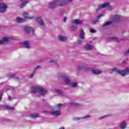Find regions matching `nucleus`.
Returning a JSON list of instances; mask_svg holds the SVG:
<instances>
[{"label":"nucleus","mask_w":129,"mask_h":129,"mask_svg":"<svg viewBox=\"0 0 129 129\" xmlns=\"http://www.w3.org/2000/svg\"><path fill=\"white\" fill-rule=\"evenodd\" d=\"M8 9V5L4 3H0V13H6Z\"/></svg>","instance_id":"obj_7"},{"label":"nucleus","mask_w":129,"mask_h":129,"mask_svg":"<svg viewBox=\"0 0 129 129\" xmlns=\"http://www.w3.org/2000/svg\"><path fill=\"white\" fill-rule=\"evenodd\" d=\"M73 1V0H59L58 6H59V7H64V6H66L67 4L72 3Z\"/></svg>","instance_id":"obj_8"},{"label":"nucleus","mask_w":129,"mask_h":129,"mask_svg":"<svg viewBox=\"0 0 129 129\" xmlns=\"http://www.w3.org/2000/svg\"><path fill=\"white\" fill-rule=\"evenodd\" d=\"M118 19H119V16L118 15H116L113 19V21H117Z\"/></svg>","instance_id":"obj_29"},{"label":"nucleus","mask_w":129,"mask_h":129,"mask_svg":"<svg viewBox=\"0 0 129 129\" xmlns=\"http://www.w3.org/2000/svg\"><path fill=\"white\" fill-rule=\"evenodd\" d=\"M101 17H103V15H99L97 17V18L95 19L96 22H98V19H100V18H101Z\"/></svg>","instance_id":"obj_28"},{"label":"nucleus","mask_w":129,"mask_h":129,"mask_svg":"<svg viewBox=\"0 0 129 129\" xmlns=\"http://www.w3.org/2000/svg\"><path fill=\"white\" fill-rule=\"evenodd\" d=\"M71 106H78L79 104L77 103L72 102L70 103Z\"/></svg>","instance_id":"obj_26"},{"label":"nucleus","mask_w":129,"mask_h":129,"mask_svg":"<svg viewBox=\"0 0 129 129\" xmlns=\"http://www.w3.org/2000/svg\"><path fill=\"white\" fill-rule=\"evenodd\" d=\"M23 47L26 48V49H30L31 46H30V42L29 41H24L22 43Z\"/></svg>","instance_id":"obj_11"},{"label":"nucleus","mask_w":129,"mask_h":129,"mask_svg":"<svg viewBox=\"0 0 129 129\" xmlns=\"http://www.w3.org/2000/svg\"><path fill=\"white\" fill-rule=\"evenodd\" d=\"M15 76V75L12 74L9 76V77H14Z\"/></svg>","instance_id":"obj_36"},{"label":"nucleus","mask_w":129,"mask_h":129,"mask_svg":"<svg viewBox=\"0 0 129 129\" xmlns=\"http://www.w3.org/2000/svg\"><path fill=\"white\" fill-rule=\"evenodd\" d=\"M50 63H52V62H53V63H54L55 64H57V61H56V60H51L50 61Z\"/></svg>","instance_id":"obj_31"},{"label":"nucleus","mask_w":129,"mask_h":129,"mask_svg":"<svg viewBox=\"0 0 129 129\" xmlns=\"http://www.w3.org/2000/svg\"><path fill=\"white\" fill-rule=\"evenodd\" d=\"M82 43V40H79L78 42V44H81Z\"/></svg>","instance_id":"obj_38"},{"label":"nucleus","mask_w":129,"mask_h":129,"mask_svg":"<svg viewBox=\"0 0 129 129\" xmlns=\"http://www.w3.org/2000/svg\"><path fill=\"white\" fill-rule=\"evenodd\" d=\"M90 32H91V33H95V30H94V29H91L90 30Z\"/></svg>","instance_id":"obj_34"},{"label":"nucleus","mask_w":129,"mask_h":129,"mask_svg":"<svg viewBox=\"0 0 129 129\" xmlns=\"http://www.w3.org/2000/svg\"><path fill=\"white\" fill-rule=\"evenodd\" d=\"M104 8H106L107 10H109V11H110L111 10H112V8L110 5H109V4L108 3H105L103 4L99 5L98 6V8H97L96 12H98L99 10H101V9H104Z\"/></svg>","instance_id":"obj_5"},{"label":"nucleus","mask_w":129,"mask_h":129,"mask_svg":"<svg viewBox=\"0 0 129 129\" xmlns=\"http://www.w3.org/2000/svg\"><path fill=\"white\" fill-rule=\"evenodd\" d=\"M41 68V67L40 66H38L37 67H36V68L35 69L34 72H33V73L30 76V78H32L33 77V76H34V74H35V72H36V70H37V69H39Z\"/></svg>","instance_id":"obj_23"},{"label":"nucleus","mask_w":129,"mask_h":129,"mask_svg":"<svg viewBox=\"0 0 129 129\" xmlns=\"http://www.w3.org/2000/svg\"><path fill=\"white\" fill-rule=\"evenodd\" d=\"M36 21L39 23L41 26H44V22L43 21H42V19H41V17H38L36 18Z\"/></svg>","instance_id":"obj_22"},{"label":"nucleus","mask_w":129,"mask_h":129,"mask_svg":"<svg viewBox=\"0 0 129 129\" xmlns=\"http://www.w3.org/2000/svg\"><path fill=\"white\" fill-rule=\"evenodd\" d=\"M5 107L6 109H12V110L14 109V108L9 107V106H6Z\"/></svg>","instance_id":"obj_30"},{"label":"nucleus","mask_w":129,"mask_h":129,"mask_svg":"<svg viewBox=\"0 0 129 129\" xmlns=\"http://www.w3.org/2000/svg\"><path fill=\"white\" fill-rule=\"evenodd\" d=\"M23 31H25L26 33H34V29L29 26L24 27Z\"/></svg>","instance_id":"obj_9"},{"label":"nucleus","mask_w":129,"mask_h":129,"mask_svg":"<svg viewBox=\"0 0 129 129\" xmlns=\"http://www.w3.org/2000/svg\"><path fill=\"white\" fill-rule=\"evenodd\" d=\"M38 113H34L31 114V117L32 118H36V117H38Z\"/></svg>","instance_id":"obj_25"},{"label":"nucleus","mask_w":129,"mask_h":129,"mask_svg":"<svg viewBox=\"0 0 129 129\" xmlns=\"http://www.w3.org/2000/svg\"><path fill=\"white\" fill-rule=\"evenodd\" d=\"M23 17L25 18V19H32L33 18V17H30L29 16V12H23Z\"/></svg>","instance_id":"obj_15"},{"label":"nucleus","mask_w":129,"mask_h":129,"mask_svg":"<svg viewBox=\"0 0 129 129\" xmlns=\"http://www.w3.org/2000/svg\"><path fill=\"white\" fill-rule=\"evenodd\" d=\"M2 96H3V93L0 94V101L2 100Z\"/></svg>","instance_id":"obj_39"},{"label":"nucleus","mask_w":129,"mask_h":129,"mask_svg":"<svg viewBox=\"0 0 129 129\" xmlns=\"http://www.w3.org/2000/svg\"><path fill=\"white\" fill-rule=\"evenodd\" d=\"M20 2H21V4L20 8V9H23L24 7H26V5L29 2V0H20Z\"/></svg>","instance_id":"obj_12"},{"label":"nucleus","mask_w":129,"mask_h":129,"mask_svg":"<svg viewBox=\"0 0 129 129\" xmlns=\"http://www.w3.org/2000/svg\"><path fill=\"white\" fill-rule=\"evenodd\" d=\"M110 24H112V22H111V21H107V22L103 24V26H108V25H110Z\"/></svg>","instance_id":"obj_27"},{"label":"nucleus","mask_w":129,"mask_h":129,"mask_svg":"<svg viewBox=\"0 0 129 129\" xmlns=\"http://www.w3.org/2000/svg\"><path fill=\"white\" fill-rule=\"evenodd\" d=\"M111 39H112V40H115L116 41H117V38H116V37H112Z\"/></svg>","instance_id":"obj_35"},{"label":"nucleus","mask_w":129,"mask_h":129,"mask_svg":"<svg viewBox=\"0 0 129 129\" xmlns=\"http://www.w3.org/2000/svg\"><path fill=\"white\" fill-rule=\"evenodd\" d=\"M64 13H65V12L64 11V10H63L62 13H61V14H64Z\"/></svg>","instance_id":"obj_44"},{"label":"nucleus","mask_w":129,"mask_h":129,"mask_svg":"<svg viewBox=\"0 0 129 129\" xmlns=\"http://www.w3.org/2000/svg\"><path fill=\"white\" fill-rule=\"evenodd\" d=\"M85 50H92L93 49V46L90 44H87L84 46Z\"/></svg>","instance_id":"obj_20"},{"label":"nucleus","mask_w":129,"mask_h":129,"mask_svg":"<svg viewBox=\"0 0 129 129\" xmlns=\"http://www.w3.org/2000/svg\"><path fill=\"white\" fill-rule=\"evenodd\" d=\"M126 122L125 121H122L120 123V128L121 129H124L126 127Z\"/></svg>","instance_id":"obj_14"},{"label":"nucleus","mask_w":129,"mask_h":129,"mask_svg":"<svg viewBox=\"0 0 129 129\" xmlns=\"http://www.w3.org/2000/svg\"><path fill=\"white\" fill-rule=\"evenodd\" d=\"M77 28L76 26H73V27H72V30H75V28Z\"/></svg>","instance_id":"obj_40"},{"label":"nucleus","mask_w":129,"mask_h":129,"mask_svg":"<svg viewBox=\"0 0 129 129\" xmlns=\"http://www.w3.org/2000/svg\"><path fill=\"white\" fill-rule=\"evenodd\" d=\"M112 72H116V73H118L120 74L122 76H125L129 74V69H126L123 71H120L119 69L115 68H113L111 69Z\"/></svg>","instance_id":"obj_2"},{"label":"nucleus","mask_w":129,"mask_h":129,"mask_svg":"<svg viewBox=\"0 0 129 129\" xmlns=\"http://www.w3.org/2000/svg\"><path fill=\"white\" fill-rule=\"evenodd\" d=\"M31 91L32 93H38L40 95H41V96H45V95L47 94V92H48L47 89L39 86H32Z\"/></svg>","instance_id":"obj_1"},{"label":"nucleus","mask_w":129,"mask_h":129,"mask_svg":"<svg viewBox=\"0 0 129 129\" xmlns=\"http://www.w3.org/2000/svg\"><path fill=\"white\" fill-rule=\"evenodd\" d=\"M11 41V38L5 37H3L2 40H0V44H5V43H8Z\"/></svg>","instance_id":"obj_10"},{"label":"nucleus","mask_w":129,"mask_h":129,"mask_svg":"<svg viewBox=\"0 0 129 129\" xmlns=\"http://www.w3.org/2000/svg\"><path fill=\"white\" fill-rule=\"evenodd\" d=\"M67 21V17H64L63 18V22L65 23Z\"/></svg>","instance_id":"obj_37"},{"label":"nucleus","mask_w":129,"mask_h":129,"mask_svg":"<svg viewBox=\"0 0 129 129\" xmlns=\"http://www.w3.org/2000/svg\"><path fill=\"white\" fill-rule=\"evenodd\" d=\"M63 104H58L57 105V107L58 108L57 110L52 111L50 112V113L52 115H54V116H58V115H60L61 114V106H62Z\"/></svg>","instance_id":"obj_4"},{"label":"nucleus","mask_w":129,"mask_h":129,"mask_svg":"<svg viewBox=\"0 0 129 129\" xmlns=\"http://www.w3.org/2000/svg\"><path fill=\"white\" fill-rule=\"evenodd\" d=\"M25 19L23 18H22L21 17H17L16 18V22L18 23L19 24H21V23H24L25 22Z\"/></svg>","instance_id":"obj_18"},{"label":"nucleus","mask_w":129,"mask_h":129,"mask_svg":"<svg viewBox=\"0 0 129 129\" xmlns=\"http://www.w3.org/2000/svg\"><path fill=\"white\" fill-rule=\"evenodd\" d=\"M92 73H93V74L98 75L99 74H101V73H102V71L99 70H93L92 71Z\"/></svg>","instance_id":"obj_16"},{"label":"nucleus","mask_w":129,"mask_h":129,"mask_svg":"<svg viewBox=\"0 0 129 129\" xmlns=\"http://www.w3.org/2000/svg\"><path fill=\"white\" fill-rule=\"evenodd\" d=\"M54 91L57 94H59V95H61V94H63V91H61L59 89H55Z\"/></svg>","instance_id":"obj_24"},{"label":"nucleus","mask_w":129,"mask_h":129,"mask_svg":"<svg viewBox=\"0 0 129 129\" xmlns=\"http://www.w3.org/2000/svg\"><path fill=\"white\" fill-rule=\"evenodd\" d=\"M72 23H73V24H76L77 25H81V24H82V22L78 19L72 20Z\"/></svg>","instance_id":"obj_19"},{"label":"nucleus","mask_w":129,"mask_h":129,"mask_svg":"<svg viewBox=\"0 0 129 129\" xmlns=\"http://www.w3.org/2000/svg\"><path fill=\"white\" fill-rule=\"evenodd\" d=\"M59 129H65V128L64 127H60Z\"/></svg>","instance_id":"obj_41"},{"label":"nucleus","mask_w":129,"mask_h":129,"mask_svg":"<svg viewBox=\"0 0 129 129\" xmlns=\"http://www.w3.org/2000/svg\"><path fill=\"white\" fill-rule=\"evenodd\" d=\"M58 40L61 41H67V37L62 35H59L58 37Z\"/></svg>","instance_id":"obj_21"},{"label":"nucleus","mask_w":129,"mask_h":129,"mask_svg":"<svg viewBox=\"0 0 129 129\" xmlns=\"http://www.w3.org/2000/svg\"><path fill=\"white\" fill-rule=\"evenodd\" d=\"M8 99H9V100H11V97L8 96Z\"/></svg>","instance_id":"obj_42"},{"label":"nucleus","mask_w":129,"mask_h":129,"mask_svg":"<svg viewBox=\"0 0 129 129\" xmlns=\"http://www.w3.org/2000/svg\"><path fill=\"white\" fill-rule=\"evenodd\" d=\"M63 82H64V83H66V84H67V85H71L72 87H77V83H71V81L70 80V79L68 77L63 78Z\"/></svg>","instance_id":"obj_6"},{"label":"nucleus","mask_w":129,"mask_h":129,"mask_svg":"<svg viewBox=\"0 0 129 129\" xmlns=\"http://www.w3.org/2000/svg\"><path fill=\"white\" fill-rule=\"evenodd\" d=\"M77 70L80 71V70H83V71L86 72L88 70V68L84 67V66H79L77 68Z\"/></svg>","instance_id":"obj_13"},{"label":"nucleus","mask_w":129,"mask_h":129,"mask_svg":"<svg viewBox=\"0 0 129 129\" xmlns=\"http://www.w3.org/2000/svg\"><path fill=\"white\" fill-rule=\"evenodd\" d=\"M59 4H60V0H54L52 2H50L48 4V7L49 8V9H51V10H53L56 8V7H60L59 5Z\"/></svg>","instance_id":"obj_3"},{"label":"nucleus","mask_w":129,"mask_h":129,"mask_svg":"<svg viewBox=\"0 0 129 129\" xmlns=\"http://www.w3.org/2000/svg\"><path fill=\"white\" fill-rule=\"evenodd\" d=\"M84 36H85V33H84V31L83 29H81L80 32V38L82 40H83L85 38Z\"/></svg>","instance_id":"obj_17"},{"label":"nucleus","mask_w":129,"mask_h":129,"mask_svg":"<svg viewBox=\"0 0 129 129\" xmlns=\"http://www.w3.org/2000/svg\"><path fill=\"white\" fill-rule=\"evenodd\" d=\"M76 120L77 119H80V118H75Z\"/></svg>","instance_id":"obj_43"},{"label":"nucleus","mask_w":129,"mask_h":129,"mask_svg":"<svg viewBox=\"0 0 129 129\" xmlns=\"http://www.w3.org/2000/svg\"><path fill=\"white\" fill-rule=\"evenodd\" d=\"M106 116H107V115H104V116H101L99 119H102L103 118H105V117H106Z\"/></svg>","instance_id":"obj_32"},{"label":"nucleus","mask_w":129,"mask_h":129,"mask_svg":"<svg viewBox=\"0 0 129 129\" xmlns=\"http://www.w3.org/2000/svg\"><path fill=\"white\" fill-rule=\"evenodd\" d=\"M87 117H90V115H87L85 116L82 117V118H87Z\"/></svg>","instance_id":"obj_33"}]
</instances>
